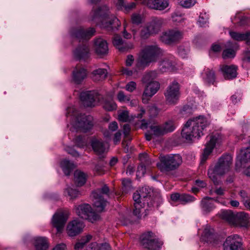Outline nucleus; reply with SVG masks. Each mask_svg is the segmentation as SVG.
<instances>
[{"label":"nucleus","instance_id":"a18cd8bd","mask_svg":"<svg viewBox=\"0 0 250 250\" xmlns=\"http://www.w3.org/2000/svg\"><path fill=\"white\" fill-rule=\"evenodd\" d=\"M103 108L107 111H112L117 108V104L112 98L104 99L102 103Z\"/></svg>","mask_w":250,"mask_h":250},{"label":"nucleus","instance_id":"69168bd1","mask_svg":"<svg viewBox=\"0 0 250 250\" xmlns=\"http://www.w3.org/2000/svg\"><path fill=\"white\" fill-rule=\"evenodd\" d=\"M146 173V167L144 165H140L138 167L136 172V176L138 179L141 178Z\"/></svg>","mask_w":250,"mask_h":250},{"label":"nucleus","instance_id":"e433bc0d","mask_svg":"<svg viewBox=\"0 0 250 250\" xmlns=\"http://www.w3.org/2000/svg\"><path fill=\"white\" fill-rule=\"evenodd\" d=\"M221 218L230 225H234L235 223V214L230 210H223L220 214Z\"/></svg>","mask_w":250,"mask_h":250},{"label":"nucleus","instance_id":"f704fd0d","mask_svg":"<svg viewBox=\"0 0 250 250\" xmlns=\"http://www.w3.org/2000/svg\"><path fill=\"white\" fill-rule=\"evenodd\" d=\"M35 250H47L48 245L45 237H36L34 239Z\"/></svg>","mask_w":250,"mask_h":250},{"label":"nucleus","instance_id":"c9c22d12","mask_svg":"<svg viewBox=\"0 0 250 250\" xmlns=\"http://www.w3.org/2000/svg\"><path fill=\"white\" fill-rule=\"evenodd\" d=\"M74 181L77 186L81 187L86 182V175L80 170H76L74 172Z\"/></svg>","mask_w":250,"mask_h":250},{"label":"nucleus","instance_id":"8fccbe9b","mask_svg":"<svg viewBox=\"0 0 250 250\" xmlns=\"http://www.w3.org/2000/svg\"><path fill=\"white\" fill-rule=\"evenodd\" d=\"M92 238L91 235H87L85 236H83L81 240L77 242L75 245V249L76 250H79L83 248L86 243L88 242Z\"/></svg>","mask_w":250,"mask_h":250},{"label":"nucleus","instance_id":"a211bd4d","mask_svg":"<svg viewBox=\"0 0 250 250\" xmlns=\"http://www.w3.org/2000/svg\"><path fill=\"white\" fill-rule=\"evenodd\" d=\"M99 94L96 91L83 92L80 94V99L84 106H94L97 100L99 99Z\"/></svg>","mask_w":250,"mask_h":250},{"label":"nucleus","instance_id":"4468645a","mask_svg":"<svg viewBox=\"0 0 250 250\" xmlns=\"http://www.w3.org/2000/svg\"><path fill=\"white\" fill-rule=\"evenodd\" d=\"M142 128H147V132L145 133L146 138L150 141L153 136H159L165 134L162 125H150V123L146 122L143 120L141 125Z\"/></svg>","mask_w":250,"mask_h":250},{"label":"nucleus","instance_id":"f03ea898","mask_svg":"<svg viewBox=\"0 0 250 250\" xmlns=\"http://www.w3.org/2000/svg\"><path fill=\"white\" fill-rule=\"evenodd\" d=\"M209 124L203 116L189 119L181 131L182 139L188 143L191 142L194 139H199L204 135V129Z\"/></svg>","mask_w":250,"mask_h":250},{"label":"nucleus","instance_id":"aec40b11","mask_svg":"<svg viewBox=\"0 0 250 250\" xmlns=\"http://www.w3.org/2000/svg\"><path fill=\"white\" fill-rule=\"evenodd\" d=\"M114 46L120 52H127L134 48V44L131 42H124L119 35H115L112 39Z\"/></svg>","mask_w":250,"mask_h":250},{"label":"nucleus","instance_id":"4c0bfd02","mask_svg":"<svg viewBox=\"0 0 250 250\" xmlns=\"http://www.w3.org/2000/svg\"><path fill=\"white\" fill-rule=\"evenodd\" d=\"M61 167L65 175L68 176L75 168V166L73 162L67 159H64L61 163Z\"/></svg>","mask_w":250,"mask_h":250},{"label":"nucleus","instance_id":"9d476101","mask_svg":"<svg viewBox=\"0 0 250 250\" xmlns=\"http://www.w3.org/2000/svg\"><path fill=\"white\" fill-rule=\"evenodd\" d=\"M167 102L170 104H176L180 97V85L174 81L170 83L164 93Z\"/></svg>","mask_w":250,"mask_h":250},{"label":"nucleus","instance_id":"4be33fe9","mask_svg":"<svg viewBox=\"0 0 250 250\" xmlns=\"http://www.w3.org/2000/svg\"><path fill=\"white\" fill-rule=\"evenodd\" d=\"M150 192L151 189L149 187L146 186L142 187L134 193L133 196L134 201L136 202V201H139L142 202H146L147 206H149L148 201L150 199Z\"/></svg>","mask_w":250,"mask_h":250},{"label":"nucleus","instance_id":"7ed1b4c3","mask_svg":"<svg viewBox=\"0 0 250 250\" xmlns=\"http://www.w3.org/2000/svg\"><path fill=\"white\" fill-rule=\"evenodd\" d=\"M163 54L164 51L156 44L145 45L138 54L136 66L139 69H144L156 62Z\"/></svg>","mask_w":250,"mask_h":250},{"label":"nucleus","instance_id":"bf43d9fd","mask_svg":"<svg viewBox=\"0 0 250 250\" xmlns=\"http://www.w3.org/2000/svg\"><path fill=\"white\" fill-rule=\"evenodd\" d=\"M196 2V0H181L179 4L183 7L188 8L193 6Z\"/></svg>","mask_w":250,"mask_h":250},{"label":"nucleus","instance_id":"13d9d810","mask_svg":"<svg viewBox=\"0 0 250 250\" xmlns=\"http://www.w3.org/2000/svg\"><path fill=\"white\" fill-rule=\"evenodd\" d=\"M240 13H237L233 19H231L232 21H234L239 20L237 21V24L239 25L242 26L245 25L247 23V18L244 16H242L240 15Z\"/></svg>","mask_w":250,"mask_h":250},{"label":"nucleus","instance_id":"f8f14e48","mask_svg":"<svg viewBox=\"0 0 250 250\" xmlns=\"http://www.w3.org/2000/svg\"><path fill=\"white\" fill-rule=\"evenodd\" d=\"M208 141L207 143L206 147L204 148L201 156L202 163H204L207 160L215 146L220 144L222 139L221 135L217 132L212 134L208 136Z\"/></svg>","mask_w":250,"mask_h":250},{"label":"nucleus","instance_id":"49530a36","mask_svg":"<svg viewBox=\"0 0 250 250\" xmlns=\"http://www.w3.org/2000/svg\"><path fill=\"white\" fill-rule=\"evenodd\" d=\"M118 128V124L116 122H112L108 125V129L104 131L103 134L105 138L110 139L112 136V132L116 131Z\"/></svg>","mask_w":250,"mask_h":250},{"label":"nucleus","instance_id":"412c9836","mask_svg":"<svg viewBox=\"0 0 250 250\" xmlns=\"http://www.w3.org/2000/svg\"><path fill=\"white\" fill-rule=\"evenodd\" d=\"M176 65V60L173 57L165 58L159 62V71L161 72L173 71L177 69Z\"/></svg>","mask_w":250,"mask_h":250},{"label":"nucleus","instance_id":"0eeeda50","mask_svg":"<svg viewBox=\"0 0 250 250\" xmlns=\"http://www.w3.org/2000/svg\"><path fill=\"white\" fill-rule=\"evenodd\" d=\"M165 23V19L160 17H152L141 30L140 34L141 37L146 39L151 35L157 34Z\"/></svg>","mask_w":250,"mask_h":250},{"label":"nucleus","instance_id":"5701e85b","mask_svg":"<svg viewBox=\"0 0 250 250\" xmlns=\"http://www.w3.org/2000/svg\"><path fill=\"white\" fill-rule=\"evenodd\" d=\"M249 162H250V147L242 148L237 155L236 167H240L243 164Z\"/></svg>","mask_w":250,"mask_h":250},{"label":"nucleus","instance_id":"c85d7f7f","mask_svg":"<svg viewBox=\"0 0 250 250\" xmlns=\"http://www.w3.org/2000/svg\"><path fill=\"white\" fill-rule=\"evenodd\" d=\"M146 202L142 203V201H139L134 202L133 213L138 218H141L142 216L145 217L147 215L146 212L148 210V207L149 208V206H147V207H146Z\"/></svg>","mask_w":250,"mask_h":250},{"label":"nucleus","instance_id":"1a4fd4ad","mask_svg":"<svg viewBox=\"0 0 250 250\" xmlns=\"http://www.w3.org/2000/svg\"><path fill=\"white\" fill-rule=\"evenodd\" d=\"M140 239L142 246L147 250H160L163 244V242L150 231L143 234Z\"/></svg>","mask_w":250,"mask_h":250},{"label":"nucleus","instance_id":"b1692460","mask_svg":"<svg viewBox=\"0 0 250 250\" xmlns=\"http://www.w3.org/2000/svg\"><path fill=\"white\" fill-rule=\"evenodd\" d=\"M94 49L98 56H103L106 55L108 52L106 41L101 38L96 39L94 43Z\"/></svg>","mask_w":250,"mask_h":250},{"label":"nucleus","instance_id":"6e6d98bb","mask_svg":"<svg viewBox=\"0 0 250 250\" xmlns=\"http://www.w3.org/2000/svg\"><path fill=\"white\" fill-rule=\"evenodd\" d=\"M195 200V198L189 194H181L180 198V202L181 204H185L187 203H189L194 202Z\"/></svg>","mask_w":250,"mask_h":250},{"label":"nucleus","instance_id":"f3484780","mask_svg":"<svg viewBox=\"0 0 250 250\" xmlns=\"http://www.w3.org/2000/svg\"><path fill=\"white\" fill-rule=\"evenodd\" d=\"M96 31L94 28H89L84 30L82 27L72 29L70 34L72 37L76 38L80 41L83 40H88L93 36Z\"/></svg>","mask_w":250,"mask_h":250},{"label":"nucleus","instance_id":"58836bf2","mask_svg":"<svg viewBox=\"0 0 250 250\" xmlns=\"http://www.w3.org/2000/svg\"><path fill=\"white\" fill-rule=\"evenodd\" d=\"M107 72L105 69L98 68L92 72V78L95 81H99L104 80L107 76Z\"/></svg>","mask_w":250,"mask_h":250},{"label":"nucleus","instance_id":"774afa93","mask_svg":"<svg viewBox=\"0 0 250 250\" xmlns=\"http://www.w3.org/2000/svg\"><path fill=\"white\" fill-rule=\"evenodd\" d=\"M149 111L152 116H155L159 112V109L155 105H152L149 107Z\"/></svg>","mask_w":250,"mask_h":250},{"label":"nucleus","instance_id":"864d4df0","mask_svg":"<svg viewBox=\"0 0 250 250\" xmlns=\"http://www.w3.org/2000/svg\"><path fill=\"white\" fill-rule=\"evenodd\" d=\"M189 51V47L188 45H182L179 46L178 48V55L183 58H185Z\"/></svg>","mask_w":250,"mask_h":250},{"label":"nucleus","instance_id":"cd10ccee","mask_svg":"<svg viewBox=\"0 0 250 250\" xmlns=\"http://www.w3.org/2000/svg\"><path fill=\"white\" fill-rule=\"evenodd\" d=\"M220 69L226 79H232L237 76V67L234 65H223L220 66Z\"/></svg>","mask_w":250,"mask_h":250},{"label":"nucleus","instance_id":"338daca9","mask_svg":"<svg viewBox=\"0 0 250 250\" xmlns=\"http://www.w3.org/2000/svg\"><path fill=\"white\" fill-rule=\"evenodd\" d=\"M136 88L135 82L131 81L127 83L125 86V89L129 92H133Z\"/></svg>","mask_w":250,"mask_h":250},{"label":"nucleus","instance_id":"9b49d317","mask_svg":"<svg viewBox=\"0 0 250 250\" xmlns=\"http://www.w3.org/2000/svg\"><path fill=\"white\" fill-rule=\"evenodd\" d=\"M75 210L76 214L81 218L86 219L93 223L99 218V216L92 210L90 205L83 204L75 206Z\"/></svg>","mask_w":250,"mask_h":250},{"label":"nucleus","instance_id":"09e8293b","mask_svg":"<svg viewBox=\"0 0 250 250\" xmlns=\"http://www.w3.org/2000/svg\"><path fill=\"white\" fill-rule=\"evenodd\" d=\"M165 134L172 132L176 127V123L172 120H169L162 125Z\"/></svg>","mask_w":250,"mask_h":250},{"label":"nucleus","instance_id":"c756f323","mask_svg":"<svg viewBox=\"0 0 250 250\" xmlns=\"http://www.w3.org/2000/svg\"><path fill=\"white\" fill-rule=\"evenodd\" d=\"M91 144L94 151L99 154L104 153L109 146L107 143H104L96 139H93Z\"/></svg>","mask_w":250,"mask_h":250},{"label":"nucleus","instance_id":"423d86ee","mask_svg":"<svg viewBox=\"0 0 250 250\" xmlns=\"http://www.w3.org/2000/svg\"><path fill=\"white\" fill-rule=\"evenodd\" d=\"M182 163V157L179 154L161 155L157 166L161 171L169 172L178 168Z\"/></svg>","mask_w":250,"mask_h":250},{"label":"nucleus","instance_id":"ea45409f","mask_svg":"<svg viewBox=\"0 0 250 250\" xmlns=\"http://www.w3.org/2000/svg\"><path fill=\"white\" fill-rule=\"evenodd\" d=\"M202 77L205 82L208 84L213 83L215 81L214 72L208 68L204 70L202 73Z\"/></svg>","mask_w":250,"mask_h":250},{"label":"nucleus","instance_id":"72a5a7b5","mask_svg":"<svg viewBox=\"0 0 250 250\" xmlns=\"http://www.w3.org/2000/svg\"><path fill=\"white\" fill-rule=\"evenodd\" d=\"M229 34L231 38L237 41H246L247 44L250 45V32L240 33L236 32L229 31Z\"/></svg>","mask_w":250,"mask_h":250},{"label":"nucleus","instance_id":"7c9ffc66","mask_svg":"<svg viewBox=\"0 0 250 250\" xmlns=\"http://www.w3.org/2000/svg\"><path fill=\"white\" fill-rule=\"evenodd\" d=\"M147 4L151 9L159 10H164L168 6L167 0H148Z\"/></svg>","mask_w":250,"mask_h":250},{"label":"nucleus","instance_id":"ddd939ff","mask_svg":"<svg viewBox=\"0 0 250 250\" xmlns=\"http://www.w3.org/2000/svg\"><path fill=\"white\" fill-rule=\"evenodd\" d=\"M69 213L67 210H61L56 212L52 216L51 223L56 228L57 233H61L68 218Z\"/></svg>","mask_w":250,"mask_h":250},{"label":"nucleus","instance_id":"6ab92c4d","mask_svg":"<svg viewBox=\"0 0 250 250\" xmlns=\"http://www.w3.org/2000/svg\"><path fill=\"white\" fill-rule=\"evenodd\" d=\"M146 84L142 95V101L146 104L149 99L152 97L160 88V84L157 81H153Z\"/></svg>","mask_w":250,"mask_h":250},{"label":"nucleus","instance_id":"680f3d73","mask_svg":"<svg viewBox=\"0 0 250 250\" xmlns=\"http://www.w3.org/2000/svg\"><path fill=\"white\" fill-rule=\"evenodd\" d=\"M208 22V17L206 14H201L199 16L198 24L201 27L205 26Z\"/></svg>","mask_w":250,"mask_h":250},{"label":"nucleus","instance_id":"5fc2aeb1","mask_svg":"<svg viewBox=\"0 0 250 250\" xmlns=\"http://www.w3.org/2000/svg\"><path fill=\"white\" fill-rule=\"evenodd\" d=\"M75 143L79 147H84L87 145L88 141L85 138L80 136H77L75 138Z\"/></svg>","mask_w":250,"mask_h":250},{"label":"nucleus","instance_id":"bb28decb","mask_svg":"<svg viewBox=\"0 0 250 250\" xmlns=\"http://www.w3.org/2000/svg\"><path fill=\"white\" fill-rule=\"evenodd\" d=\"M87 75L86 69L77 65L72 72V80L75 83L80 84L86 77Z\"/></svg>","mask_w":250,"mask_h":250},{"label":"nucleus","instance_id":"393cba45","mask_svg":"<svg viewBox=\"0 0 250 250\" xmlns=\"http://www.w3.org/2000/svg\"><path fill=\"white\" fill-rule=\"evenodd\" d=\"M84 228L82 222L77 220L69 222L67 226L66 231L70 236H75L81 232Z\"/></svg>","mask_w":250,"mask_h":250},{"label":"nucleus","instance_id":"79ce46f5","mask_svg":"<svg viewBox=\"0 0 250 250\" xmlns=\"http://www.w3.org/2000/svg\"><path fill=\"white\" fill-rule=\"evenodd\" d=\"M158 72L157 70H152L149 72H146L144 75L142 81L143 83H149L152 82L158 76Z\"/></svg>","mask_w":250,"mask_h":250},{"label":"nucleus","instance_id":"37998d69","mask_svg":"<svg viewBox=\"0 0 250 250\" xmlns=\"http://www.w3.org/2000/svg\"><path fill=\"white\" fill-rule=\"evenodd\" d=\"M86 250H110V247L107 243L98 244L95 242L90 244Z\"/></svg>","mask_w":250,"mask_h":250},{"label":"nucleus","instance_id":"a878e982","mask_svg":"<svg viewBox=\"0 0 250 250\" xmlns=\"http://www.w3.org/2000/svg\"><path fill=\"white\" fill-rule=\"evenodd\" d=\"M73 55L74 58L77 60L85 61L90 55L89 47L86 44L79 45L74 50Z\"/></svg>","mask_w":250,"mask_h":250},{"label":"nucleus","instance_id":"0e129e2a","mask_svg":"<svg viewBox=\"0 0 250 250\" xmlns=\"http://www.w3.org/2000/svg\"><path fill=\"white\" fill-rule=\"evenodd\" d=\"M129 115L127 111H123L119 114L118 119L119 121L123 122H127L128 120Z\"/></svg>","mask_w":250,"mask_h":250},{"label":"nucleus","instance_id":"de8ad7c7","mask_svg":"<svg viewBox=\"0 0 250 250\" xmlns=\"http://www.w3.org/2000/svg\"><path fill=\"white\" fill-rule=\"evenodd\" d=\"M64 193L65 196H68L70 200L75 199L80 195L79 191L69 187L65 188Z\"/></svg>","mask_w":250,"mask_h":250},{"label":"nucleus","instance_id":"a19ab883","mask_svg":"<svg viewBox=\"0 0 250 250\" xmlns=\"http://www.w3.org/2000/svg\"><path fill=\"white\" fill-rule=\"evenodd\" d=\"M232 44L231 42H228L225 44V47H229L224 50L223 52L222 56L223 59H226L229 58H233L235 56V51L231 48Z\"/></svg>","mask_w":250,"mask_h":250},{"label":"nucleus","instance_id":"e2e57ef3","mask_svg":"<svg viewBox=\"0 0 250 250\" xmlns=\"http://www.w3.org/2000/svg\"><path fill=\"white\" fill-rule=\"evenodd\" d=\"M225 189L221 188H212L209 191L210 194L213 195L214 194H215L217 195H223L224 194L225 192Z\"/></svg>","mask_w":250,"mask_h":250},{"label":"nucleus","instance_id":"603ef678","mask_svg":"<svg viewBox=\"0 0 250 250\" xmlns=\"http://www.w3.org/2000/svg\"><path fill=\"white\" fill-rule=\"evenodd\" d=\"M132 188L131 181L129 179H122V190L123 192L127 193Z\"/></svg>","mask_w":250,"mask_h":250},{"label":"nucleus","instance_id":"2eb2a0df","mask_svg":"<svg viewBox=\"0 0 250 250\" xmlns=\"http://www.w3.org/2000/svg\"><path fill=\"white\" fill-rule=\"evenodd\" d=\"M224 250H244L242 241L237 234L228 236L223 245Z\"/></svg>","mask_w":250,"mask_h":250},{"label":"nucleus","instance_id":"052dcab7","mask_svg":"<svg viewBox=\"0 0 250 250\" xmlns=\"http://www.w3.org/2000/svg\"><path fill=\"white\" fill-rule=\"evenodd\" d=\"M171 18L174 22L181 23L185 21L183 15L177 12L174 13L171 16Z\"/></svg>","mask_w":250,"mask_h":250},{"label":"nucleus","instance_id":"c03bdc74","mask_svg":"<svg viewBox=\"0 0 250 250\" xmlns=\"http://www.w3.org/2000/svg\"><path fill=\"white\" fill-rule=\"evenodd\" d=\"M249 215L245 212H241L235 214L234 226H239L242 223H246L249 220Z\"/></svg>","mask_w":250,"mask_h":250},{"label":"nucleus","instance_id":"f257e3e1","mask_svg":"<svg viewBox=\"0 0 250 250\" xmlns=\"http://www.w3.org/2000/svg\"><path fill=\"white\" fill-rule=\"evenodd\" d=\"M89 19L101 28L108 31L117 30L121 25L119 20L114 15L110 14L109 8L105 5L97 9H93L90 14Z\"/></svg>","mask_w":250,"mask_h":250},{"label":"nucleus","instance_id":"2f4dec72","mask_svg":"<svg viewBox=\"0 0 250 250\" xmlns=\"http://www.w3.org/2000/svg\"><path fill=\"white\" fill-rule=\"evenodd\" d=\"M213 198L208 197L204 198L201 202V207L204 213L207 214L213 210L215 207L211 201Z\"/></svg>","mask_w":250,"mask_h":250},{"label":"nucleus","instance_id":"4d7b16f0","mask_svg":"<svg viewBox=\"0 0 250 250\" xmlns=\"http://www.w3.org/2000/svg\"><path fill=\"white\" fill-rule=\"evenodd\" d=\"M117 98L118 100L121 103L129 102L131 100L130 96L125 95L124 92L122 91H120L118 92L117 95Z\"/></svg>","mask_w":250,"mask_h":250},{"label":"nucleus","instance_id":"6e6552de","mask_svg":"<svg viewBox=\"0 0 250 250\" xmlns=\"http://www.w3.org/2000/svg\"><path fill=\"white\" fill-rule=\"evenodd\" d=\"M109 193V189L106 185L92 193L91 197H92L93 205L96 208L98 211L104 210L107 204L105 197H108Z\"/></svg>","mask_w":250,"mask_h":250},{"label":"nucleus","instance_id":"20e7f679","mask_svg":"<svg viewBox=\"0 0 250 250\" xmlns=\"http://www.w3.org/2000/svg\"><path fill=\"white\" fill-rule=\"evenodd\" d=\"M66 115L69 118L71 125L77 130L86 132L93 126V117L79 113L73 105L67 108Z\"/></svg>","mask_w":250,"mask_h":250},{"label":"nucleus","instance_id":"dca6fc26","mask_svg":"<svg viewBox=\"0 0 250 250\" xmlns=\"http://www.w3.org/2000/svg\"><path fill=\"white\" fill-rule=\"evenodd\" d=\"M183 32L176 30H169L164 32L160 37L161 41L166 43L170 44L177 42L183 38Z\"/></svg>","mask_w":250,"mask_h":250},{"label":"nucleus","instance_id":"39448f33","mask_svg":"<svg viewBox=\"0 0 250 250\" xmlns=\"http://www.w3.org/2000/svg\"><path fill=\"white\" fill-rule=\"evenodd\" d=\"M232 157L230 155L226 154L219 158L215 166L208 169V175L216 186L221 184L217 176H222L228 172L232 164Z\"/></svg>","mask_w":250,"mask_h":250},{"label":"nucleus","instance_id":"3c124183","mask_svg":"<svg viewBox=\"0 0 250 250\" xmlns=\"http://www.w3.org/2000/svg\"><path fill=\"white\" fill-rule=\"evenodd\" d=\"M131 21L134 24H140L144 21V16L139 13H133L131 17Z\"/></svg>","mask_w":250,"mask_h":250},{"label":"nucleus","instance_id":"473e14b6","mask_svg":"<svg viewBox=\"0 0 250 250\" xmlns=\"http://www.w3.org/2000/svg\"><path fill=\"white\" fill-rule=\"evenodd\" d=\"M213 232L214 230L213 229L209 226H207L202 235L201 240L207 243H213L216 238V236Z\"/></svg>","mask_w":250,"mask_h":250}]
</instances>
